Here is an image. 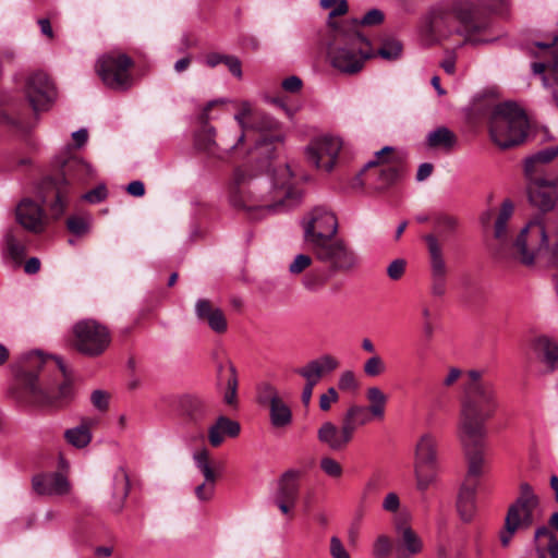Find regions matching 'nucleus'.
Here are the masks:
<instances>
[{
  "label": "nucleus",
  "mask_w": 558,
  "mask_h": 558,
  "mask_svg": "<svg viewBox=\"0 0 558 558\" xmlns=\"http://www.w3.org/2000/svg\"><path fill=\"white\" fill-rule=\"evenodd\" d=\"M402 51V45L396 39L386 40L378 50V54L387 60L397 59Z\"/></svg>",
  "instance_id": "52"
},
{
  "label": "nucleus",
  "mask_w": 558,
  "mask_h": 558,
  "mask_svg": "<svg viewBox=\"0 0 558 558\" xmlns=\"http://www.w3.org/2000/svg\"><path fill=\"white\" fill-rule=\"evenodd\" d=\"M536 352L543 363L550 369L558 366V345L547 338H539L535 343Z\"/></svg>",
  "instance_id": "42"
},
{
  "label": "nucleus",
  "mask_w": 558,
  "mask_h": 558,
  "mask_svg": "<svg viewBox=\"0 0 558 558\" xmlns=\"http://www.w3.org/2000/svg\"><path fill=\"white\" fill-rule=\"evenodd\" d=\"M107 197V189L104 184L88 191L83 195V199L88 203L96 204L102 202Z\"/></svg>",
  "instance_id": "59"
},
{
  "label": "nucleus",
  "mask_w": 558,
  "mask_h": 558,
  "mask_svg": "<svg viewBox=\"0 0 558 558\" xmlns=\"http://www.w3.org/2000/svg\"><path fill=\"white\" fill-rule=\"evenodd\" d=\"M269 418L276 428H286L291 425L292 411L282 398L275 399V402L269 405Z\"/></svg>",
  "instance_id": "39"
},
{
  "label": "nucleus",
  "mask_w": 558,
  "mask_h": 558,
  "mask_svg": "<svg viewBox=\"0 0 558 558\" xmlns=\"http://www.w3.org/2000/svg\"><path fill=\"white\" fill-rule=\"evenodd\" d=\"M301 476L302 471L290 469L286 471L278 481V487L274 496V504L284 515H291L298 504L300 494L299 481Z\"/></svg>",
  "instance_id": "17"
},
{
  "label": "nucleus",
  "mask_w": 558,
  "mask_h": 558,
  "mask_svg": "<svg viewBox=\"0 0 558 558\" xmlns=\"http://www.w3.org/2000/svg\"><path fill=\"white\" fill-rule=\"evenodd\" d=\"M534 74H541L543 85L546 88H550L558 92V52L553 53V59L549 63L534 62L532 64Z\"/></svg>",
  "instance_id": "34"
},
{
  "label": "nucleus",
  "mask_w": 558,
  "mask_h": 558,
  "mask_svg": "<svg viewBox=\"0 0 558 558\" xmlns=\"http://www.w3.org/2000/svg\"><path fill=\"white\" fill-rule=\"evenodd\" d=\"M4 253L14 262H21L26 252L24 234L17 229H10L4 235Z\"/></svg>",
  "instance_id": "36"
},
{
  "label": "nucleus",
  "mask_w": 558,
  "mask_h": 558,
  "mask_svg": "<svg viewBox=\"0 0 558 558\" xmlns=\"http://www.w3.org/2000/svg\"><path fill=\"white\" fill-rule=\"evenodd\" d=\"M385 19L384 12L378 9H372L364 14L361 21L357 23L356 21H352L351 23H355L356 26H374L380 24Z\"/></svg>",
  "instance_id": "57"
},
{
  "label": "nucleus",
  "mask_w": 558,
  "mask_h": 558,
  "mask_svg": "<svg viewBox=\"0 0 558 558\" xmlns=\"http://www.w3.org/2000/svg\"><path fill=\"white\" fill-rule=\"evenodd\" d=\"M301 192L292 184V172L287 165L280 166L272 175L251 177L244 169L233 172L229 187L232 206L253 210L282 211L293 207Z\"/></svg>",
  "instance_id": "1"
},
{
  "label": "nucleus",
  "mask_w": 558,
  "mask_h": 558,
  "mask_svg": "<svg viewBox=\"0 0 558 558\" xmlns=\"http://www.w3.org/2000/svg\"><path fill=\"white\" fill-rule=\"evenodd\" d=\"M195 466L204 476V482L195 487V496L199 501H209L215 495L217 473L211 465L210 452L201 448L193 453Z\"/></svg>",
  "instance_id": "19"
},
{
  "label": "nucleus",
  "mask_w": 558,
  "mask_h": 558,
  "mask_svg": "<svg viewBox=\"0 0 558 558\" xmlns=\"http://www.w3.org/2000/svg\"><path fill=\"white\" fill-rule=\"evenodd\" d=\"M533 497H520L508 509L505 519V529L500 532V543L504 547L510 544L514 533L520 529H527L533 523Z\"/></svg>",
  "instance_id": "16"
},
{
  "label": "nucleus",
  "mask_w": 558,
  "mask_h": 558,
  "mask_svg": "<svg viewBox=\"0 0 558 558\" xmlns=\"http://www.w3.org/2000/svg\"><path fill=\"white\" fill-rule=\"evenodd\" d=\"M480 445L481 441L476 446H463L468 458V476L464 483H475L472 478L481 476L484 472L485 459L483 452L477 449Z\"/></svg>",
  "instance_id": "40"
},
{
  "label": "nucleus",
  "mask_w": 558,
  "mask_h": 558,
  "mask_svg": "<svg viewBox=\"0 0 558 558\" xmlns=\"http://www.w3.org/2000/svg\"><path fill=\"white\" fill-rule=\"evenodd\" d=\"M304 240L312 247L332 238L338 231V221L333 213L325 207L314 208L303 222Z\"/></svg>",
  "instance_id": "12"
},
{
  "label": "nucleus",
  "mask_w": 558,
  "mask_h": 558,
  "mask_svg": "<svg viewBox=\"0 0 558 558\" xmlns=\"http://www.w3.org/2000/svg\"><path fill=\"white\" fill-rule=\"evenodd\" d=\"M339 395L333 387L328 388L327 392L319 398V408L322 411H328L332 403L337 402Z\"/></svg>",
  "instance_id": "61"
},
{
  "label": "nucleus",
  "mask_w": 558,
  "mask_h": 558,
  "mask_svg": "<svg viewBox=\"0 0 558 558\" xmlns=\"http://www.w3.org/2000/svg\"><path fill=\"white\" fill-rule=\"evenodd\" d=\"M461 391L457 436L463 446H476L486 435L485 423L499 408L497 387L485 369L472 368L464 373Z\"/></svg>",
  "instance_id": "2"
},
{
  "label": "nucleus",
  "mask_w": 558,
  "mask_h": 558,
  "mask_svg": "<svg viewBox=\"0 0 558 558\" xmlns=\"http://www.w3.org/2000/svg\"><path fill=\"white\" fill-rule=\"evenodd\" d=\"M529 128L525 113L513 104H501L495 107L489 120L492 141L501 149L521 144Z\"/></svg>",
  "instance_id": "6"
},
{
  "label": "nucleus",
  "mask_w": 558,
  "mask_h": 558,
  "mask_svg": "<svg viewBox=\"0 0 558 558\" xmlns=\"http://www.w3.org/2000/svg\"><path fill=\"white\" fill-rule=\"evenodd\" d=\"M456 227V218L448 215H439L434 219L435 232L423 236L427 248L430 293L436 298H441L446 294L450 271L441 240L448 233L454 231Z\"/></svg>",
  "instance_id": "5"
},
{
  "label": "nucleus",
  "mask_w": 558,
  "mask_h": 558,
  "mask_svg": "<svg viewBox=\"0 0 558 558\" xmlns=\"http://www.w3.org/2000/svg\"><path fill=\"white\" fill-rule=\"evenodd\" d=\"M24 92L35 112L48 110L57 96L53 83L41 71L27 76Z\"/></svg>",
  "instance_id": "15"
},
{
  "label": "nucleus",
  "mask_w": 558,
  "mask_h": 558,
  "mask_svg": "<svg viewBox=\"0 0 558 558\" xmlns=\"http://www.w3.org/2000/svg\"><path fill=\"white\" fill-rule=\"evenodd\" d=\"M195 314L198 320L207 323L213 331L223 333L227 330L228 324L225 314L209 300H197L195 304Z\"/></svg>",
  "instance_id": "25"
},
{
  "label": "nucleus",
  "mask_w": 558,
  "mask_h": 558,
  "mask_svg": "<svg viewBox=\"0 0 558 558\" xmlns=\"http://www.w3.org/2000/svg\"><path fill=\"white\" fill-rule=\"evenodd\" d=\"M454 20L460 24L458 32L470 43H480L474 36L488 28L486 17L478 15L471 1L439 2L430 7L421 19L418 33L422 41L434 45L447 38L452 33Z\"/></svg>",
  "instance_id": "3"
},
{
  "label": "nucleus",
  "mask_w": 558,
  "mask_h": 558,
  "mask_svg": "<svg viewBox=\"0 0 558 558\" xmlns=\"http://www.w3.org/2000/svg\"><path fill=\"white\" fill-rule=\"evenodd\" d=\"M558 156V145L556 147H548L539 150L534 156L530 157L525 161V172L531 174L535 163H546L551 161Z\"/></svg>",
  "instance_id": "49"
},
{
  "label": "nucleus",
  "mask_w": 558,
  "mask_h": 558,
  "mask_svg": "<svg viewBox=\"0 0 558 558\" xmlns=\"http://www.w3.org/2000/svg\"><path fill=\"white\" fill-rule=\"evenodd\" d=\"M477 4H474L475 11H477L480 16L486 17L487 23L489 24V14L490 13H501L505 10L507 0H476Z\"/></svg>",
  "instance_id": "48"
},
{
  "label": "nucleus",
  "mask_w": 558,
  "mask_h": 558,
  "mask_svg": "<svg viewBox=\"0 0 558 558\" xmlns=\"http://www.w3.org/2000/svg\"><path fill=\"white\" fill-rule=\"evenodd\" d=\"M366 399L369 403L367 408L373 417L383 420L388 401L386 393L379 387L371 386L366 389Z\"/></svg>",
  "instance_id": "41"
},
{
  "label": "nucleus",
  "mask_w": 558,
  "mask_h": 558,
  "mask_svg": "<svg viewBox=\"0 0 558 558\" xmlns=\"http://www.w3.org/2000/svg\"><path fill=\"white\" fill-rule=\"evenodd\" d=\"M354 433L343 420L340 426L330 421L324 422L317 429V439L332 451H342L352 441Z\"/></svg>",
  "instance_id": "20"
},
{
  "label": "nucleus",
  "mask_w": 558,
  "mask_h": 558,
  "mask_svg": "<svg viewBox=\"0 0 558 558\" xmlns=\"http://www.w3.org/2000/svg\"><path fill=\"white\" fill-rule=\"evenodd\" d=\"M330 554L333 558H350L341 541L336 536L330 539Z\"/></svg>",
  "instance_id": "64"
},
{
  "label": "nucleus",
  "mask_w": 558,
  "mask_h": 558,
  "mask_svg": "<svg viewBox=\"0 0 558 558\" xmlns=\"http://www.w3.org/2000/svg\"><path fill=\"white\" fill-rule=\"evenodd\" d=\"M372 56L369 41L356 29L355 23L335 27L327 45V59L336 71L348 76L355 75Z\"/></svg>",
  "instance_id": "4"
},
{
  "label": "nucleus",
  "mask_w": 558,
  "mask_h": 558,
  "mask_svg": "<svg viewBox=\"0 0 558 558\" xmlns=\"http://www.w3.org/2000/svg\"><path fill=\"white\" fill-rule=\"evenodd\" d=\"M95 174L94 168L80 157L73 156L62 165L63 185L75 182H85Z\"/></svg>",
  "instance_id": "28"
},
{
  "label": "nucleus",
  "mask_w": 558,
  "mask_h": 558,
  "mask_svg": "<svg viewBox=\"0 0 558 558\" xmlns=\"http://www.w3.org/2000/svg\"><path fill=\"white\" fill-rule=\"evenodd\" d=\"M319 5L324 10H329V26L335 29V27H339L338 24L331 22V20L336 16L344 15L348 12V2L347 0H319ZM342 24H340L341 26Z\"/></svg>",
  "instance_id": "46"
},
{
  "label": "nucleus",
  "mask_w": 558,
  "mask_h": 558,
  "mask_svg": "<svg viewBox=\"0 0 558 558\" xmlns=\"http://www.w3.org/2000/svg\"><path fill=\"white\" fill-rule=\"evenodd\" d=\"M339 367V361L330 354L310 361L299 368L296 373L305 379V384L317 385L325 373H330Z\"/></svg>",
  "instance_id": "24"
},
{
  "label": "nucleus",
  "mask_w": 558,
  "mask_h": 558,
  "mask_svg": "<svg viewBox=\"0 0 558 558\" xmlns=\"http://www.w3.org/2000/svg\"><path fill=\"white\" fill-rule=\"evenodd\" d=\"M132 59L120 52H109L101 56L96 63V72L102 83L116 90L128 89L132 85Z\"/></svg>",
  "instance_id": "10"
},
{
  "label": "nucleus",
  "mask_w": 558,
  "mask_h": 558,
  "mask_svg": "<svg viewBox=\"0 0 558 558\" xmlns=\"http://www.w3.org/2000/svg\"><path fill=\"white\" fill-rule=\"evenodd\" d=\"M303 286L308 291H317L324 286V279L317 274H307L303 278Z\"/></svg>",
  "instance_id": "63"
},
{
  "label": "nucleus",
  "mask_w": 558,
  "mask_h": 558,
  "mask_svg": "<svg viewBox=\"0 0 558 558\" xmlns=\"http://www.w3.org/2000/svg\"><path fill=\"white\" fill-rule=\"evenodd\" d=\"M396 531L399 534L396 548L397 558L418 555L423 550V542L420 536L408 525L397 523Z\"/></svg>",
  "instance_id": "26"
},
{
  "label": "nucleus",
  "mask_w": 558,
  "mask_h": 558,
  "mask_svg": "<svg viewBox=\"0 0 558 558\" xmlns=\"http://www.w3.org/2000/svg\"><path fill=\"white\" fill-rule=\"evenodd\" d=\"M413 461L439 462L438 439L435 434L426 432L417 438L413 450Z\"/></svg>",
  "instance_id": "30"
},
{
  "label": "nucleus",
  "mask_w": 558,
  "mask_h": 558,
  "mask_svg": "<svg viewBox=\"0 0 558 558\" xmlns=\"http://www.w3.org/2000/svg\"><path fill=\"white\" fill-rule=\"evenodd\" d=\"M514 205L510 199L502 202L494 226V236L499 242H507L509 235L508 222L513 214Z\"/></svg>",
  "instance_id": "38"
},
{
  "label": "nucleus",
  "mask_w": 558,
  "mask_h": 558,
  "mask_svg": "<svg viewBox=\"0 0 558 558\" xmlns=\"http://www.w3.org/2000/svg\"><path fill=\"white\" fill-rule=\"evenodd\" d=\"M476 488L477 483H463L458 495L457 509L465 522L471 521L475 513Z\"/></svg>",
  "instance_id": "32"
},
{
  "label": "nucleus",
  "mask_w": 558,
  "mask_h": 558,
  "mask_svg": "<svg viewBox=\"0 0 558 558\" xmlns=\"http://www.w3.org/2000/svg\"><path fill=\"white\" fill-rule=\"evenodd\" d=\"M57 365L63 376V380L57 387H39L37 384H31L29 390L34 401L40 405L59 407L73 397V385L69 371L60 357H54Z\"/></svg>",
  "instance_id": "13"
},
{
  "label": "nucleus",
  "mask_w": 558,
  "mask_h": 558,
  "mask_svg": "<svg viewBox=\"0 0 558 558\" xmlns=\"http://www.w3.org/2000/svg\"><path fill=\"white\" fill-rule=\"evenodd\" d=\"M405 270V262L403 259H395L387 268V274L390 279L398 280L402 277Z\"/></svg>",
  "instance_id": "62"
},
{
  "label": "nucleus",
  "mask_w": 558,
  "mask_h": 558,
  "mask_svg": "<svg viewBox=\"0 0 558 558\" xmlns=\"http://www.w3.org/2000/svg\"><path fill=\"white\" fill-rule=\"evenodd\" d=\"M312 250L320 262L329 265L332 271L349 272L359 265V257L354 250L339 238H332Z\"/></svg>",
  "instance_id": "11"
},
{
  "label": "nucleus",
  "mask_w": 558,
  "mask_h": 558,
  "mask_svg": "<svg viewBox=\"0 0 558 558\" xmlns=\"http://www.w3.org/2000/svg\"><path fill=\"white\" fill-rule=\"evenodd\" d=\"M129 476L123 468H119L113 475V493L111 508L113 511H121L124 500L129 495Z\"/></svg>",
  "instance_id": "35"
},
{
  "label": "nucleus",
  "mask_w": 558,
  "mask_h": 558,
  "mask_svg": "<svg viewBox=\"0 0 558 558\" xmlns=\"http://www.w3.org/2000/svg\"><path fill=\"white\" fill-rule=\"evenodd\" d=\"M229 371H230L231 375L227 380V391L225 393V402L228 404H233L236 399L238 380H236L235 367L232 364L229 365Z\"/></svg>",
  "instance_id": "55"
},
{
  "label": "nucleus",
  "mask_w": 558,
  "mask_h": 558,
  "mask_svg": "<svg viewBox=\"0 0 558 558\" xmlns=\"http://www.w3.org/2000/svg\"><path fill=\"white\" fill-rule=\"evenodd\" d=\"M92 221L90 215L71 216L66 220V227L71 233L82 236L89 232Z\"/></svg>",
  "instance_id": "47"
},
{
  "label": "nucleus",
  "mask_w": 558,
  "mask_h": 558,
  "mask_svg": "<svg viewBox=\"0 0 558 558\" xmlns=\"http://www.w3.org/2000/svg\"><path fill=\"white\" fill-rule=\"evenodd\" d=\"M513 246L523 265H534L537 258L549 251L545 225L538 219L530 221L515 238Z\"/></svg>",
  "instance_id": "9"
},
{
  "label": "nucleus",
  "mask_w": 558,
  "mask_h": 558,
  "mask_svg": "<svg viewBox=\"0 0 558 558\" xmlns=\"http://www.w3.org/2000/svg\"><path fill=\"white\" fill-rule=\"evenodd\" d=\"M240 432L241 426L236 421L221 415L208 427V441L217 448L223 444L225 437H238Z\"/></svg>",
  "instance_id": "29"
},
{
  "label": "nucleus",
  "mask_w": 558,
  "mask_h": 558,
  "mask_svg": "<svg viewBox=\"0 0 558 558\" xmlns=\"http://www.w3.org/2000/svg\"><path fill=\"white\" fill-rule=\"evenodd\" d=\"M529 201L542 213L555 209L558 202V189L554 181L534 179L529 185Z\"/></svg>",
  "instance_id": "21"
},
{
  "label": "nucleus",
  "mask_w": 558,
  "mask_h": 558,
  "mask_svg": "<svg viewBox=\"0 0 558 558\" xmlns=\"http://www.w3.org/2000/svg\"><path fill=\"white\" fill-rule=\"evenodd\" d=\"M225 99H217L209 101L204 108L203 112L199 116V122L203 125V130L196 136V146L207 153H211L213 149L217 146L215 141L216 137V129L209 125V111L213 107L221 104H226Z\"/></svg>",
  "instance_id": "27"
},
{
  "label": "nucleus",
  "mask_w": 558,
  "mask_h": 558,
  "mask_svg": "<svg viewBox=\"0 0 558 558\" xmlns=\"http://www.w3.org/2000/svg\"><path fill=\"white\" fill-rule=\"evenodd\" d=\"M16 221L27 231L40 233L46 227V215L38 203L24 198L16 206Z\"/></svg>",
  "instance_id": "22"
},
{
  "label": "nucleus",
  "mask_w": 558,
  "mask_h": 558,
  "mask_svg": "<svg viewBox=\"0 0 558 558\" xmlns=\"http://www.w3.org/2000/svg\"><path fill=\"white\" fill-rule=\"evenodd\" d=\"M281 397L279 396V392L277 391V389L268 384V383H264L262 385H259L258 387V402L260 404H268V407L270 404H272L275 402V399H280Z\"/></svg>",
  "instance_id": "54"
},
{
  "label": "nucleus",
  "mask_w": 558,
  "mask_h": 558,
  "mask_svg": "<svg viewBox=\"0 0 558 558\" xmlns=\"http://www.w3.org/2000/svg\"><path fill=\"white\" fill-rule=\"evenodd\" d=\"M393 548L391 538L385 534L377 536L373 544V555L375 558H388Z\"/></svg>",
  "instance_id": "50"
},
{
  "label": "nucleus",
  "mask_w": 558,
  "mask_h": 558,
  "mask_svg": "<svg viewBox=\"0 0 558 558\" xmlns=\"http://www.w3.org/2000/svg\"><path fill=\"white\" fill-rule=\"evenodd\" d=\"M359 380L353 371H344L338 379V388L345 392H354L359 389Z\"/></svg>",
  "instance_id": "53"
},
{
  "label": "nucleus",
  "mask_w": 558,
  "mask_h": 558,
  "mask_svg": "<svg viewBox=\"0 0 558 558\" xmlns=\"http://www.w3.org/2000/svg\"><path fill=\"white\" fill-rule=\"evenodd\" d=\"M93 405L99 411H106L109 405V395L102 390H95L90 396Z\"/></svg>",
  "instance_id": "60"
},
{
  "label": "nucleus",
  "mask_w": 558,
  "mask_h": 558,
  "mask_svg": "<svg viewBox=\"0 0 558 558\" xmlns=\"http://www.w3.org/2000/svg\"><path fill=\"white\" fill-rule=\"evenodd\" d=\"M68 204L66 191L63 185H58L56 201L51 205V211L56 217L61 216Z\"/></svg>",
  "instance_id": "56"
},
{
  "label": "nucleus",
  "mask_w": 558,
  "mask_h": 558,
  "mask_svg": "<svg viewBox=\"0 0 558 558\" xmlns=\"http://www.w3.org/2000/svg\"><path fill=\"white\" fill-rule=\"evenodd\" d=\"M430 147L451 148L456 144V135L447 128H438L427 136Z\"/></svg>",
  "instance_id": "45"
},
{
  "label": "nucleus",
  "mask_w": 558,
  "mask_h": 558,
  "mask_svg": "<svg viewBox=\"0 0 558 558\" xmlns=\"http://www.w3.org/2000/svg\"><path fill=\"white\" fill-rule=\"evenodd\" d=\"M400 165L396 160L393 148L386 146L375 153L373 159L367 161L363 169L352 180L353 189H362L368 182L374 190L385 191L396 182L399 177Z\"/></svg>",
  "instance_id": "7"
},
{
  "label": "nucleus",
  "mask_w": 558,
  "mask_h": 558,
  "mask_svg": "<svg viewBox=\"0 0 558 558\" xmlns=\"http://www.w3.org/2000/svg\"><path fill=\"white\" fill-rule=\"evenodd\" d=\"M312 264V257L306 254H299L294 257L293 262L289 265V271L292 275L303 272Z\"/></svg>",
  "instance_id": "58"
},
{
  "label": "nucleus",
  "mask_w": 558,
  "mask_h": 558,
  "mask_svg": "<svg viewBox=\"0 0 558 558\" xmlns=\"http://www.w3.org/2000/svg\"><path fill=\"white\" fill-rule=\"evenodd\" d=\"M182 410L186 417L192 423H199L202 422L208 411V404L201 398L195 396H186L181 401Z\"/></svg>",
  "instance_id": "37"
},
{
  "label": "nucleus",
  "mask_w": 558,
  "mask_h": 558,
  "mask_svg": "<svg viewBox=\"0 0 558 558\" xmlns=\"http://www.w3.org/2000/svg\"><path fill=\"white\" fill-rule=\"evenodd\" d=\"M363 373L366 377L377 378L384 375L387 369V363L379 354L369 355L362 365Z\"/></svg>",
  "instance_id": "44"
},
{
  "label": "nucleus",
  "mask_w": 558,
  "mask_h": 558,
  "mask_svg": "<svg viewBox=\"0 0 558 558\" xmlns=\"http://www.w3.org/2000/svg\"><path fill=\"white\" fill-rule=\"evenodd\" d=\"M413 473L416 488L425 492L436 485L439 475V462L413 461Z\"/></svg>",
  "instance_id": "31"
},
{
  "label": "nucleus",
  "mask_w": 558,
  "mask_h": 558,
  "mask_svg": "<svg viewBox=\"0 0 558 558\" xmlns=\"http://www.w3.org/2000/svg\"><path fill=\"white\" fill-rule=\"evenodd\" d=\"M72 332L73 348L89 357L101 355L111 343L109 329L95 319L77 322L73 326Z\"/></svg>",
  "instance_id": "8"
},
{
  "label": "nucleus",
  "mask_w": 558,
  "mask_h": 558,
  "mask_svg": "<svg viewBox=\"0 0 558 558\" xmlns=\"http://www.w3.org/2000/svg\"><path fill=\"white\" fill-rule=\"evenodd\" d=\"M319 466L322 471L331 478H340L343 474L342 465L331 457L322 458Z\"/></svg>",
  "instance_id": "51"
},
{
  "label": "nucleus",
  "mask_w": 558,
  "mask_h": 558,
  "mask_svg": "<svg viewBox=\"0 0 558 558\" xmlns=\"http://www.w3.org/2000/svg\"><path fill=\"white\" fill-rule=\"evenodd\" d=\"M372 417L373 415L369 413L367 407L353 404L347 410L342 420L352 427L353 433H355L359 426L368 424Z\"/></svg>",
  "instance_id": "43"
},
{
  "label": "nucleus",
  "mask_w": 558,
  "mask_h": 558,
  "mask_svg": "<svg viewBox=\"0 0 558 558\" xmlns=\"http://www.w3.org/2000/svg\"><path fill=\"white\" fill-rule=\"evenodd\" d=\"M32 484L34 490L43 496H64L71 492V484L61 472L37 474Z\"/></svg>",
  "instance_id": "23"
},
{
  "label": "nucleus",
  "mask_w": 558,
  "mask_h": 558,
  "mask_svg": "<svg viewBox=\"0 0 558 558\" xmlns=\"http://www.w3.org/2000/svg\"><path fill=\"white\" fill-rule=\"evenodd\" d=\"M342 148L340 137L326 135L311 142L306 148V158L311 165L325 172H330Z\"/></svg>",
  "instance_id": "14"
},
{
  "label": "nucleus",
  "mask_w": 558,
  "mask_h": 558,
  "mask_svg": "<svg viewBox=\"0 0 558 558\" xmlns=\"http://www.w3.org/2000/svg\"><path fill=\"white\" fill-rule=\"evenodd\" d=\"M96 423L97 421L94 418H83L80 425L64 432V439L77 449L87 447L92 441V428Z\"/></svg>",
  "instance_id": "33"
},
{
  "label": "nucleus",
  "mask_w": 558,
  "mask_h": 558,
  "mask_svg": "<svg viewBox=\"0 0 558 558\" xmlns=\"http://www.w3.org/2000/svg\"><path fill=\"white\" fill-rule=\"evenodd\" d=\"M238 109L234 114V121L239 128V134H235L233 140L227 136L222 137V142L231 149H238L250 137L251 133L257 128V113L253 106L247 100L234 101Z\"/></svg>",
  "instance_id": "18"
}]
</instances>
